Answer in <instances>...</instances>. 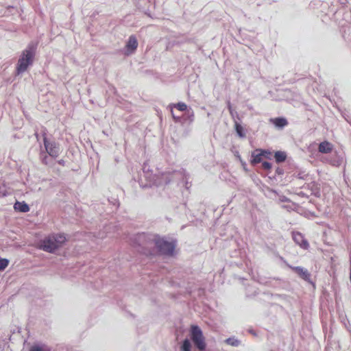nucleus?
Returning a JSON list of instances; mask_svg holds the SVG:
<instances>
[{"mask_svg": "<svg viewBox=\"0 0 351 351\" xmlns=\"http://www.w3.org/2000/svg\"><path fill=\"white\" fill-rule=\"evenodd\" d=\"M182 180L183 183L187 184L186 176L184 171H176L173 172H165L160 174H154L149 178V184L162 186L169 183L171 181Z\"/></svg>", "mask_w": 351, "mask_h": 351, "instance_id": "nucleus-2", "label": "nucleus"}, {"mask_svg": "<svg viewBox=\"0 0 351 351\" xmlns=\"http://www.w3.org/2000/svg\"><path fill=\"white\" fill-rule=\"evenodd\" d=\"M287 158V152L285 151H276L274 152V159L277 164L284 162Z\"/></svg>", "mask_w": 351, "mask_h": 351, "instance_id": "nucleus-15", "label": "nucleus"}, {"mask_svg": "<svg viewBox=\"0 0 351 351\" xmlns=\"http://www.w3.org/2000/svg\"><path fill=\"white\" fill-rule=\"evenodd\" d=\"M285 199H287V197H285V199H282V202H285Z\"/></svg>", "mask_w": 351, "mask_h": 351, "instance_id": "nucleus-42", "label": "nucleus"}, {"mask_svg": "<svg viewBox=\"0 0 351 351\" xmlns=\"http://www.w3.org/2000/svg\"><path fill=\"white\" fill-rule=\"evenodd\" d=\"M9 261L6 258H0V270H3L8 265Z\"/></svg>", "mask_w": 351, "mask_h": 351, "instance_id": "nucleus-28", "label": "nucleus"}, {"mask_svg": "<svg viewBox=\"0 0 351 351\" xmlns=\"http://www.w3.org/2000/svg\"><path fill=\"white\" fill-rule=\"evenodd\" d=\"M65 241L66 237L63 234H51L40 242V248L51 253L60 247Z\"/></svg>", "mask_w": 351, "mask_h": 351, "instance_id": "nucleus-4", "label": "nucleus"}, {"mask_svg": "<svg viewBox=\"0 0 351 351\" xmlns=\"http://www.w3.org/2000/svg\"><path fill=\"white\" fill-rule=\"evenodd\" d=\"M261 148L256 149L251 154L250 163L255 166L263 161V156H262Z\"/></svg>", "mask_w": 351, "mask_h": 351, "instance_id": "nucleus-10", "label": "nucleus"}, {"mask_svg": "<svg viewBox=\"0 0 351 351\" xmlns=\"http://www.w3.org/2000/svg\"><path fill=\"white\" fill-rule=\"evenodd\" d=\"M343 162V158L335 152L330 155V164L335 167H339Z\"/></svg>", "mask_w": 351, "mask_h": 351, "instance_id": "nucleus-16", "label": "nucleus"}, {"mask_svg": "<svg viewBox=\"0 0 351 351\" xmlns=\"http://www.w3.org/2000/svg\"><path fill=\"white\" fill-rule=\"evenodd\" d=\"M303 188L309 190L311 191V195L317 197H319L321 195L319 184L315 181L305 184L303 186Z\"/></svg>", "mask_w": 351, "mask_h": 351, "instance_id": "nucleus-9", "label": "nucleus"}, {"mask_svg": "<svg viewBox=\"0 0 351 351\" xmlns=\"http://www.w3.org/2000/svg\"><path fill=\"white\" fill-rule=\"evenodd\" d=\"M342 116L347 121H348V118H349V116H348V112H343L342 113Z\"/></svg>", "mask_w": 351, "mask_h": 351, "instance_id": "nucleus-34", "label": "nucleus"}, {"mask_svg": "<svg viewBox=\"0 0 351 351\" xmlns=\"http://www.w3.org/2000/svg\"><path fill=\"white\" fill-rule=\"evenodd\" d=\"M261 152L263 154L262 156H263L264 159L271 160L274 158V152L270 149L261 148Z\"/></svg>", "mask_w": 351, "mask_h": 351, "instance_id": "nucleus-22", "label": "nucleus"}, {"mask_svg": "<svg viewBox=\"0 0 351 351\" xmlns=\"http://www.w3.org/2000/svg\"><path fill=\"white\" fill-rule=\"evenodd\" d=\"M171 114H172V117H173V119H178V118H176V117H175V115H174V114H173V110H172V109L171 110Z\"/></svg>", "mask_w": 351, "mask_h": 351, "instance_id": "nucleus-37", "label": "nucleus"}, {"mask_svg": "<svg viewBox=\"0 0 351 351\" xmlns=\"http://www.w3.org/2000/svg\"><path fill=\"white\" fill-rule=\"evenodd\" d=\"M285 199H287V197H285V199H282V202H285Z\"/></svg>", "mask_w": 351, "mask_h": 351, "instance_id": "nucleus-41", "label": "nucleus"}, {"mask_svg": "<svg viewBox=\"0 0 351 351\" xmlns=\"http://www.w3.org/2000/svg\"><path fill=\"white\" fill-rule=\"evenodd\" d=\"M182 351H191V344L189 339H186L181 347Z\"/></svg>", "mask_w": 351, "mask_h": 351, "instance_id": "nucleus-25", "label": "nucleus"}, {"mask_svg": "<svg viewBox=\"0 0 351 351\" xmlns=\"http://www.w3.org/2000/svg\"><path fill=\"white\" fill-rule=\"evenodd\" d=\"M225 342L232 346H239L240 345V341L234 337H230L225 340Z\"/></svg>", "mask_w": 351, "mask_h": 351, "instance_id": "nucleus-23", "label": "nucleus"}, {"mask_svg": "<svg viewBox=\"0 0 351 351\" xmlns=\"http://www.w3.org/2000/svg\"><path fill=\"white\" fill-rule=\"evenodd\" d=\"M43 140L44 145L48 154L53 158L58 157L60 153L59 145L54 141H48L46 136L44 137Z\"/></svg>", "mask_w": 351, "mask_h": 351, "instance_id": "nucleus-6", "label": "nucleus"}, {"mask_svg": "<svg viewBox=\"0 0 351 351\" xmlns=\"http://www.w3.org/2000/svg\"><path fill=\"white\" fill-rule=\"evenodd\" d=\"M36 48V43H30L27 48L23 51L16 66L18 74L24 73L28 66L32 64Z\"/></svg>", "mask_w": 351, "mask_h": 351, "instance_id": "nucleus-3", "label": "nucleus"}, {"mask_svg": "<svg viewBox=\"0 0 351 351\" xmlns=\"http://www.w3.org/2000/svg\"><path fill=\"white\" fill-rule=\"evenodd\" d=\"M175 107H176L180 111H184L187 108V106L182 102L177 104L176 105H175Z\"/></svg>", "mask_w": 351, "mask_h": 351, "instance_id": "nucleus-30", "label": "nucleus"}, {"mask_svg": "<svg viewBox=\"0 0 351 351\" xmlns=\"http://www.w3.org/2000/svg\"><path fill=\"white\" fill-rule=\"evenodd\" d=\"M247 332L251 334L252 335H253L254 337H256L258 335H257V332L252 328H250L247 330Z\"/></svg>", "mask_w": 351, "mask_h": 351, "instance_id": "nucleus-33", "label": "nucleus"}, {"mask_svg": "<svg viewBox=\"0 0 351 351\" xmlns=\"http://www.w3.org/2000/svg\"><path fill=\"white\" fill-rule=\"evenodd\" d=\"M231 152L234 154V155L236 158H237L239 160H241L239 147H236L235 146H233L231 149Z\"/></svg>", "mask_w": 351, "mask_h": 351, "instance_id": "nucleus-31", "label": "nucleus"}, {"mask_svg": "<svg viewBox=\"0 0 351 351\" xmlns=\"http://www.w3.org/2000/svg\"><path fill=\"white\" fill-rule=\"evenodd\" d=\"M285 199H287V197H285V199H282V202H285Z\"/></svg>", "mask_w": 351, "mask_h": 351, "instance_id": "nucleus-43", "label": "nucleus"}, {"mask_svg": "<svg viewBox=\"0 0 351 351\" xmlns=\"http://www.w3.org/2000/svg\"><path fill=\"white\" fill-rule=\"evenodd\" d=\"M308 177V174L306 173L304 171H300L297 174H295V178L300 180H306Z\"/></svg>", "mask_w": 351, "mask_h": 351, "instance_id": "nucleus-29", "label": "nucleus"}, {"mask_svg": "<svg viewBox=\"0 0 351 351\" xmlns=\"http://www.w3.org/2000/svg\"><path fill=\"white\" fill-rule=\"evenodd\" d=\"M14 208L16 210L22 212V213H27L29 210V206L24 202H16L14 204Z\"/></svg>", "mask_w": 351, "mask_h": 351, "instance_id": "nucleus-17", "label": "nucleus"}, {"mask_svg": "<svg viewBox=\"0 0 351 351\" xmlns=\"http://www.w3.org/2000/svg\"><path fill=\"white\" fill-rule=\"evenodd\" d=\"M292 238L294 242L298 245L303 250H308L309 247V243L304 237V234L300 232H293Z\"/></svg>", "mask_w": 351, "mask_h": 351, "instance_id": "nucleus-7", "label": "nucleus"}, {"mask_svg": "<svg viewBox=\"0 0 351 351\" xmlns=\"http://www.w3.org/2000/svg\"><path fill=\"white\" fill-rule=\"evenodd\" d=\"M273 280L271 278L258 276L257 281L258 283L267 286V287H274L273 285Z\"/></svg>", "mask_w": 351, "mask_h": 351, "instance_id": "nucleus-18", "label": "nucleus"}, {"mask_svg": "<svg viewBox=\"0 0 351 351\" xmlns=\"http://www.w3.org/2000/svg\"><path fill=\"white\" fill-rule=\"evenodd\" d=\"M191 339L195 346L201 351L204 350L206 348V343L201 329L197 326H193L191 327Z\"/></svg>", "mask_w": 351, "mask_h": 351, "instance_id": "nucleus-5", "label": "nucleus"}, {"mask_svg": "<svg viewBox=\"0 0 351 351\" xmlns=\"http://www.w3.org/2000/svg\"><path fill=\"white\" fill-rule=\"evenodd\" d=\"M246 110L250 111V114H253L254 109L251 104L243 103V116L245 114Z\"/></svg>", "mask_w": 351, "mask_h": 351, "instance_id": "nucleus-26", "label": "nucleus"}, {"mask_svg": "<svg viewBox=\"0 0 351 351\" xmlns=\"http://www.w3.org/2000/svg\"><path fill=\"white\" fill-rule=\"evenodd\" d=\"M269 123L272 124L277 130H282L289 125L288 120L285 117L270 118Z\"/></svg>", "mask_w": 351, "mask_h": 351, "instance_id": "nucleus-8", "label": "nucleus"}, {"mask_svg": "<svg viewBox=\"0 0 351 351\" xmlns=\"http://www.w3.org/2000/svg\"><path fill=\"white\" fill-rule=\"evenodd\" d=\"M272 163L268 161H264L261 163V168L267 173V176L272 173Z\"/></svg>", "mask_w": 351, "mask_h": 351, "instance_id": "nucleus-21", "label": "nucleus"}, {"mask_svg": "<svg viewBox=\"0 0 351 351\" xmlns=\"http://www.w3.org/2000/svg\"><path fill=\"white\" fill-rule=\"evenodd\" d=\"M29 351H50L49 348L45 345L32 346Z\"/></svg>", "mask_w": 351, "mask_h": 351, "instance_id": "nucleus-24", "label": "nucleus"}, {"mask_svg": "<svg viewBox=\"0 0 351 351\" xmlns=\"http://www.w3.org/2000/svg\"><path fill=\"white\" fill-rule=\"evenodd\" d=\"M242 165H243V169H245V165H246V163H245V162H243Z\"/></svg>", "mask_w": 351, "mask_h": 351, "instance_id": "nucleus-40", "label": "nucleus"}, {"mask_svg": "<svg viewBox=\"0 0 351 351\" xmlns=\"http://www.w3.org/2000/svg\"><path fill=\"white\" fill-rule=\"evenodd\" d=\"M284 173L285 171L282 168L276 167L275 169V172L274 173H271L270 176H269V179L272 182H280L282 180Z\"/></svg>", "mask_w": 351, "mask_h": 351, "instance_id": "nucleus-13", "label": "nucleus"}, {"mask_svg": "<svg viewBox=\"0 0 351 351\" xmlns=\"http://www.w3.org/2000/svg\"><path fill=\"white\" fill-rule=\"evenodd\" d=\"M287 266L292 269L294 272H295L298 276L300 274L302 271V270L304 269L302 267L300 266H292L290 265H287Z\"/></svg>", "mask_w": 351, "mask_h": 351, "instance_id": "nucleus-27", "label": "nucleus"}, {"mask_svg": "<svg viewBox=\"0 0 351 351\" xmlns=\"http://www.w3.org/2000/svg\"><path fill=\"white\" fill-rule=\"evenodd\" d=\"M299 196L300 197H306V198H308V195L306 194V193H304V191H300L297 193Z\"/></svg>", "mask_w": 351, "mask_h": 351, "instance_id": "nucleus-32", "label": "nucleus"}, {"mask_svg": "<svg viewBox=\"0 0 351 351\" xmlns=\"http://www.w3.org/2000/svg\"><path fill=\"white\" fill-rule=\"evenodd\" d=\"M332 147L333 146L332 143L327 141H324L319 144L318 150L321 153L328 154L332 152Z\"/></svg>", "mask_w": 351, "mask_h": 351, "instance_id": "nucleus-14", "label": "nucleus"}, {"mask_svg": "<svg viewBox=\"0 0 351 351\" xmlns=\"http://www.w3.org/2000/svg\"><path fill=\"white\" fill-rule=\"evenodd\" d=\"M138 47V42L134 36H130L126 45L127 54L132 53Z\"/></svg>", "mask_w": 351, "mask_h": 351, "instance_id": "nucleus-12", "label": "nucleus"}, {"mask_svg": "<svg viewBox=\"0 0 351 351\" xmlns=\"http://www.w3.org/2000/svg\"><path fill=\"white\" fill-rule=\"evenodd\" d=\"M228 108H229L230 112L234 121V125H235L237 134H238V136L239 137H241V125L240 124V123L239 121L240 120L239 115H238L237 112L232 108V107L230 103L228 104Z\"/></svg>", "mask_w": 351, "mask_h": 351, "instance_id": "nucleus-11", "label": "nucleus"}, {"mask_svg": "<svg viewBox=\"0 0 351 351\" xmlns=\"http://www.w3.org/2000/svg\"><path fill=\"white\" fill-rule=\"evenodd\" d=\"M245 136V132L244 128L243 127V134H242L243 138H244Z\"/></svg>", "mask_w": 351, "mask_h": 351, "instance_id": "nucleus-39", "label": "nucleus"}, {"mask_svg": "<svg viewBox=\"0 0 351 351\" xmlns=\"http://www.w3.org/2000/svg\"><path fill=\"white\" fill-rule=\"evenodd\" d=\"M330 12L335 14L337 12V9H335L333 8H330Z\"/></svg>", "mask_w": 351, "mask_h": 351, "instance_id": "nucleus-36", "label": "nucleus"}, {"mask_svg": "<svg viewBox=\"0 0 351 351\" xmlns=\"http://www.w3.org/2000/svg\"><path fill=\"white\" fill-rule=\"evenodd\" d=\"M132 245L142 247V252L151 254L150 249L156 247L162 254L171 255L175 249V243L165 240L157 235L140 233L135 236L132 240Z\"/></svg>", "mask_w": 351, "mask_h": 351, "instance_id": "nucleus-1", "label": "nucleus"}, {"mask_svg": "<svg viewBox=\"0 0 351 351\" xmlns=\"http://www.w3.org/2000/svg\"><path fill=\"white\" fill-rule=\"evenodd\" d=\"M299 276L304 281L314 285V283L313 282V281L311 279V275L306 269L304 268L302 270V271L300 274Z\"/></svg>", "mask_w": 351, "mask_h": 351, "instance_id": "nucleus-19", "label": "nucleus"}, {"mask_svg": "<svg viewBox=\"0 0 351 351\" xmlns=\"http://www.w3.org/2000/svg\"><path fill=\"white\" fill-rule=\"evenodd\" d=\"M242 45H245V46L247 47H248V49H250L252 50V49L251 48V47H250V46H248L247 45H246V44H245V43H242Z\"/></svg>", "mask_w": 351, "mask_h": 351, "instance_id": "nucleus-38", "label": "nucleus"}, {"mask_svg": "<svg viewBox=\"0 0 351 351\" xmlns=\"http://www.w3.org/2000/svg\"><path fill=\"white\" fill-rule=\"evenodd\" d=\"M350 281L351 283V255L350 256Z\"/></svg>", "mask_w": 351, "mask_h": 351, "instance_id": "nucleus-35", "label": "nucleus"}, {"mask_svg": "<svg viewBox=\"0 0 351 351\" xmlns=\"http://www.w3.org/2000/svg\"><path fill=\"white\" fill-rule=\"evenodd\" d=\"M299 276L304 281L314 285V283L313 282V281L311 279V275L306 269L304 268L302 270V271L300 274Z\"/></svg>", "mask_w": 351, "mask_h": 351, "instance_id": "nucleus-20", "label": "nucleus"}]
</instances>
